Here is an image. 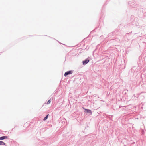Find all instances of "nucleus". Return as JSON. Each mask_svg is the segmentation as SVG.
I'll list each match as a JSON object with an SVG mask.
<instances>
[{"label":"nucleus","mask_w":146,"mask_h":146,"mask_svg":"<svg viewBox=\"0 0 146 146\" xmlns=\"http://www.w3.org/2000/svg\"><path fill=\"white\" fill-rule=\"evenodd\" d=\"M84 110H85V112L88 114H90L91 115L92 114V112L91 110H90L88 109H86L84 107L83 108Z\"/></svg>","instance_id":"nucleus-1"},{"label":"nucleus","mask_w":146,"mask_h":146,"mask_svg":"<svg viewBox=\"0 0 146 146\" xmlns=\"http://www.w3.org/2000/svg\"><path fill=\"white\" fill-rule=\"evenodd\" d=\"M115 34V31L114 32H113L110 33L108 34L109 36H112V35H114Z\"/></svg>","instance_id":"nucleus-7"},{"label":"nucleus","mask_w":146,"mask_h":146,"mask_svg":"<svg viewBox=\"0 0 146 146\" xmlns=\"http://www.w3.org/2000/svg\"><path fill=\"white\" fill-rule=\"evenodd\" d=\"M118 40L119 42V40H118L117 41H118Z\"/></svg>","instance_id":"nucleus-9"},{"label":"nucleus","mask_w":146,"mask_h":146,"mask_svg":"<svg viewBox=\"0 0 146 146\" xmlns=\"http://www.w3.org/2000/svg\"><path fill=\"white\" fill-rule=\"evenodd\" d=\"M114 38L113 37H112V38Z\"/></svg>","instance_id":"nucleus-10"},{"label":"nucleus","mask_w":146,"mask_h":146,"mask_svg":"<svg viewBox=\"0 0 146 146\" xmlns=\"http://www.w3.org/2000/svg\"><path fill=\"white\" fill-rule=\"evenodd\" d=\"M0 145H5V143L3 142L0 141Z\"/></svg>","instance_id":"nucleus-6"},{"label":"nucleus","mask_w":146,"mask_h":146,"mask_svg":"<svg viewBox=\"0 0 146 146\" xmlns=\"http://www.w3.org/2000/svg\"><path fill=\"white\" fill-rule=\"evenodd\" d=\"M51 102V100L50 99L47 102L46 104H50V103Z\"/></svg>","instance_id":"nucleus-8"},{"label":"nucleus","mask_w":146,"mask_h":146,"mask_svg":"<svg viewBox=\"0 0 146 146\" xmlns=\"http://www.w3.org/2000/svg\"><path fill=\"white\" fill-rule=\"evenodd\" d=\"M7 138V136H3L0 137V140H3Z\"/></svg>","instance_id":"nucleus-4"},{"label":"nucleus","mask_w":146,"mask_h":146,"mask_svg":"<svg viewBox=\"0 0 146 146\" xmlns=\"http://www.w3.org/2000/svg\"><path fill=\"white\" fill-rule=\"evenodd\" d=\"M89 60L87 58L82 61V64L84 65H86L89 62Z\"/></svg>","instance_id":"nucleus-3"},{"label":"nucleus","mask_w":146,"mask_h":146,"mask_svg":"<svg viewBox=\"0 0 146 146\" xmlns=\"http://www.w3.org/2000/svg\"><path fill=\"white\" fill-rule=\"evenodd\" d=\"M72 73L73 71L72 70H69L68 71H66L65 73L64 76L65 77H66L67 76L70 74Z\"/></svg>","instance_id":"nucleus-2"},{"label":"nucleus","mask_w":146,"mask_h":146,"mask_svg":"<svg viewBox=\"0 0 146 146\" xmlns=\"http://www.w3.org/2000/svg\"><path fill=\"white\" fill-rule=\"evenodd\" d=\"M49 114H48L46 115V116L44 117V118L43 119V120L45 121L48 118L49 116Z\"/></svg>","instance_id":"nucleus-5"}]
</instances>
